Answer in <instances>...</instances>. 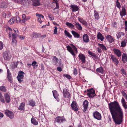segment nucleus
<instances>
[{
    "label": "nucleus",
    "mask_w": 127,
    "mask_h": 127,
    "mask_svg": "<svg viewBox=\"0 0 127 127\" xmlns=\"http://www.w3.org/2000/svg\"><path fill=\"white\" fill-rule=\"evenodd\" d=\"M109 111L115 123L121 124L123 122L124 113L119 103L116 101L108 104Z\"/></svg>",
    "instance_id": "obj_1"
},
{
    "label": "nucleus",
    "mask_w": 127,
    "mask_h": 127,
    "mask_svg": "<svg viewBox=\"0 0 127 127\" xmlns=\"http://www.w3.org/2000/svg\"><path fill=\"white\" fill-rule=\"evenodd\" d=\"M72 47L73 49H72V48L69 46L68 45L66 47L67 50L72 55L75 56V53H77V49L74 45H72Z\"/></svg>",
    "instance_id": "obj_2"
},
{
    "label": "nucleus",
    "mask_w": 127,
    "mask_h": 127,
    "mask_svg": "<svg viewBox=\"0 0 127 127\" xmlns=\"http://www.w3.org/2000/svg\"><path fill=\"white\" fill-rule=\"evenodd\" d=\"M87 95L90 98L94 97L96 95L95 91L93 89H90L87 90Z\"/></svg>",
    "instance_id": "obj_3"
},
{
    "label": "nucleus",
    "mask_w": 127,
    "mask_h": 127,
    "mask_svg": "<svg viewBox=\"0 0 127 127\" xmlns=\"http://www.w3.org/2000/svg\"><path fill=\"white\" fill-rule=\"evenodd\" d=\"M24 75L25 73L22 71H21L19 72L17 78L19 83H21L23 81V79Z\"/></svg>",
    "instance_id": "obj_4"
},
{
    "label": "nucleus",
    "mask_w": 127,
    "mask_h": 127,
    "mask_svg": "<svg viewBox=\"0 0 127 127\" xmlns=\"http://www.w3.org/2000/svg\"><path fill=\"white\" fill-rule=\"evenodd\" d=\"M3 56L4 59L5 60H8L11 57V55L10 52L5 51L3 54Z\"/></svg>",
    "instance_id": "obj_5"
},
{
    "label": "nucleus",
    "mask_w": 127,
    "mask_h": 127,
    "mask_svg": "<svg viewBox=\"0 0 127 127\" xmlns=\"http://www.w3.org/2000/svg\"><path fill=\"white\" fill-rule=\"evenodd\" d=\"M72 109L75 111H77L78 109V107L77 103L75 101H73L71 104Z\"/></svg>",
    "instance_id": "obj_6"
},
{
    "label": "nucleus",
    "mask_w": 127,
    "mask_h": 127,
    "mask_svg": "<svg viewBox=\"0 0 127 127\" xmlns=\"http://www.w3.org/2000/svg\"><path fill=\"white\" fill-rule=\"evenodd\" d=\"M30 1L28 0H19V1H16L17 3L25 6H28L30 4Z\"/></svg>",
    "instance_id": "obj_7"
},
{
    "label": "nucleus",
    "mask_w": 127,
    "mask_h": 127,
    "mask_svg": "<svg viewBox=\"0 0 127 127\" xmlns=\"http://www.w3.org/2000/svg\"><path fill=\"white\" fill-rule=\"evenodd\" d=\"M35 15L37 17V21L40 24L42 22V20L44 18V16L41 14L36 13Z\"/></svg>",
    "instance_id": "obj_8"
},
{
    "label": "nucleus",
    "mask_w": 127,
    "mask_h": 127,
    "mask_svg": "<svg viewBox=\"0 0 127 127\" xmlns=\"http://www.w3.org/2000/svg\"><path fill=\"white\" fill-rule=\"evenodd\" d=\"M5 113L7 116L10 119H12L14 117V115L13 113L9 110H6L5 111Z\"/></svg>",
    "instance_id": "obj_9"
},
{
    "label": "nucleus",
    "mask_w": 127,
    "mask_h": 127,
    "mask_svg": "<svg viewBox=\"0 0 127 127\" xmlns=\"http://www.w3.org/2000/svg\"><path fill=\"white\" fill-rule=\"evenodd\" d=\"M93 116L94 118L98 120H100L101 119V114L97 111H95L94 113Z\"/></svg>",
    "instance_id": "obj_10"
},
{
    "label": "nucleus",
    "mask_w": 127,
    "mask_h": 127,
    "mask_svg": "<svg viewBox=\"0 0 127 127\" xmlns=\"http://www.w3.org/2000/svg\"><path fill=\"white\" fill-rule=\"evenodd\" d=\"M7 77L8 81L10 83H12V76L11 75V74L9 70L7 68Z\"/></svg>",
    "instance_id": "obj_11"
},
{
    "label": "nucleus",
    "mask_w": 127,
    "mask_h": 127,
    "mask_svg": "<svg viewBox=\"0 0 127 127\" xmlns=\"http://www.w3.org/2000/svg\"><path fill=\"white\" fill-rule=\"evenodd\" d=\"M63 95L65 98H68L70 96L69 93L65 88L63 89Z\"/></svg>",
    "instance_id": "obj_12"
},
{
    "label": "nucleus",
    "mask_w": 127,
    "mask_h": 127,
    "mask_svg": "<svg viewBox=\"0 0 127 127\" xmlns=\"http://www.w3.org/2000/svg\"><path fill=\"white\" fill-rule=\"evenodd\" d=\"M55 120L56 122L61 123L63 122L64 121H65V120L64 118L58 116L56 118Z\"/></svg>",
    "instance_id": "obj_13"
},
{
    "label": "nucleus",
    "mask_w": 127,
    "mask_h": 127,
    "mask_svg": "<svg viewBox=\"0 0 127 127\" xmlns=\"http://www.w3.org/2000/svg\"><path fill=\"white\" fill-rule=\"evenodd\" d=\"M88 101L86 100H85L83 102V105L84 107L83 111L84 112H85L86 111V110L88 106Z\"/></svg>",
    "instance_id": "obj_14"
},
{
    "label": "nucleus",
    "mask_w": 127,
    "mask_h": 127,
    "mask_svg": "<svg viewBox=\"0 0 127 127\" xmlns=\"http://www.w3.org/2000/svg\"><path fill=\"white\" fill-rule=\"evenodd\" d=\"M83 40L84 42L86 43L89 41V37L87 34H85L83 35Z\"/></svg>",
    "instance_id": "obj_15"
},
{
    "label": "nucleus",
    "mask_w": 127,
    "mask_h": 127,
    "mask_svg": "<svg viewBox=\"0 0 127 127\" xmlns=\"http://www.w3.org/2000/svg\"><path fill=\"white\" fill-rule=\"evenodd\" d=\"M113 62L115 63L116 65L118 64L119 63V62L117 58L114 56L111 55L110 56Z\"/></svg>",
    "instance_id": "obj_16"
},
{
    "label": "nucleus",
    "mask_w": 127,
    "mask_h": 127,
    "mask_svg": "<svg viewBox=\"0 0 127 127\" xmlns=\"http://www.w3.org/2000/svg\"><path fill=\"white\" fill-rule=\"evenodd\" d=\"M78 57L83 63H84L85 62V56L83 54H80L78 55Z\"/></svg>",
    "instance_id": "obj_17"
},
{
    "label": "nucleus",
    "mask_w": 127,
    "mask_h": 127,
    "mask_svg": "<svg viewBox=\"0 0 127 127\" xmlns=\"http://www.w3.org/2000/svg\"><path fill=\"white\" fill-rule=\"evenodd\" d=\"M53 94L54 98L56 99V100L58 102L59 101L60 99L58 98L59 95L57 92L56 90L52 91Z\"/></svg>",
    "instance_id": "obj_18"
},
{
    "label": "nucleus",
    "mask_w": 127,
    "mask_h": 127,
    "mask_svg": "<svg viewBox=\"0 0 127 127\" xmlns=\"http://www.w3.org/2000/svg\"><path fill=\"white\" fill-rule=\"evenodd\" d=\"M113 50L115 54H116L118 57H120L121 55V52L120 50L118 49L114 48Z\"/></svg>",
    "instance_id": "obj_19"
},
{
    "label": "nucleus",
    "mask_w": 127,
    "mask_h": 127,
    "mask_svg": "<svg viewBox=\"0 0 127 127\" xmlns=\"http://www.w3.org/2000/svg\"><path fill=\"white\" fill-rule=\"evenodd\" d=\"M32 5L34 6H37L40 4L39 0H32Z\"/></svg>",
    "instance_id": "obj_20"
},
{
    "label": "nucleus",
    "mask_w": 127,
    "mask_h": 127,
    "mask_svg": "<svg viewBox=\"0 0 127 127\" xmlns=\"http://www.w3.org/2000/svg\"><path fill=\"white\" fill-rule=\"evenodd\" d=\"M121 101L123 107H124L126 109L127 108V102L123 98H122Z\"/></svg>",
    "instance_id": "obj_21"
},
{
    "label": "nucleus",
    "mask_w": 127,
    "mask_h": 127,
    "mask_svg": "<svg viewBox=\"0 0 127 127\" xmlns=\"http://www.w3.org/2000/svg\"><path fill=\"white\" fill-rule=\"evenodd\" d=\"M58 59L56 57L54 56L52 59V61L53 64L56 66H58Z\"/></svg>",
    "instance_id": "obj_22"
},
{
    "label": "nucleus",
    "mask_w": 127,
    "mask_h": 127,
    "mask_svg": "<svg viewBox=\"0 0 127 127\" xmlns=\"http://www.w3.org/2000/svg\"><path fill=\"white\" fill-rule=\"evenodd\" d=\"M126 14V9L123 6L122 10L120 12V15L121 17H123Z\"/></svg>",
    "instance_id": "obj_23"
},
{
    "label": "nucleus",
    "mask_w": 127,
    "mask_h": 127,
    "mask_svg": "<svg viewBox=\"0 0 127 127\" xmlns=\"http://www.w3.org/2000/svg\"><path fill=\"white\" fill-rule=\"evenodd\" d=\"M70 7L72 8V11L73 12L77 11L79 9V8L78 7L77 5H71L70 6Z\"/></svg>",
    "instance_id": "obj_24"
},
{
    "label": "nucleus",
    "mask_w": 127,
    "mask_h": 127,
    "mask_svg": "<svg viewBox=\"0 0 127 127\" xmlns=\"http://www.w3.org/2000/svg\"><path fill=\"white\" fill-rule=\"evenodd\" d=\"M107 40L110 43H112L114 41L113 38L110 35H108L106 37Z\"/></svg>",
    "instance_id": "obj_25"
},
{
    "label": "nucleus",
    "mask_w": 127,
    "mask_h": 127,
    "mask_svg": "<svg viewBox=\"0 0 127 127\" xmlns=\"http://www.w3.org/2000/svg\"><path fill=\"white\" fill-rule=\"evenodd\" d=\"M97 37L98 39H100L101 41H102L104 38L102 35L99 32L98 33Z\"/></svg>",
    "instance_id": "obj_26"
},
{
    "label": "nucleus",
    "mask_w": 127,
    "mask_h": 127,
    "mask_svg": "<svg viewBox=\"0 0 127 127\" xmlns=\"http://www.w3.org/2000/svg\"><path fill=\"white\" fill-rule=\"evenodd\" d=\"M4 96L6 102L7 103H9V102L10 100V99L8 94L7 93H5L4 94Z\"/></svg>",
    "instance_id": "obj_27"
},
{
    "label": "nucleus",
    "mask_w": 127,
    "mask_h": 127,
    "mask_svg": "<svg viewBox=\"0 0 127 127\" xmlns=\"http://www.w3.org/2000/svg\"><path fill=\"white\" fill-rule=\"evenodd\" d=\"M25 103L24 102H23L21 103L20 105L18 107L19 110L21 111L24 110H25Z\"/></svg>",
    "instance_id": "obj_28"
},
{
    "label": "nucleus",
    "mask_w": 127,
    "mask_h": 127,
    "mask_svg": "<svg viewBox=\"0 0 127 127\" xmlns=\"http://www.w3.org/2000/svg\"><path fill=\"white\" fill-rule=\"evenodd\" d=\"M31 123L33 125H37L38 124V122L36 121L35 118L32 117L31 120Z\"/></svg>",
    "instance_id": "obj_29"
},
{
    "label": "nucleus",
    "mask_w": 127,
    "mask_h": 127,
    "mask_svg": "<svg viewBox=\"0 0 127 127\" xmlns=\"http://www.w3.org/2000/svg\"><path fill=\"white\" fill-rule=\"evenodd\" d=\"M122 60L124 63H125L127 61V56L126 54L124 53L122 56Z\"/></svg>",
    "instance_id": "obj_30"
},
{
    "label": "nucleus",
    "mask_w": 127,
    "mask_h": 127,
    "mask_svg": "<svg viewBox=\"0 0 127 127\" xmlns=\"http://www.w3.org/2000/svg\"><path fill=\"white\" fill-rule=\"evenodd\" d=\"M75 25L77 29L79 30H82V27L79 23L75 22Z\"/></svg>",
    "instance_id": "obj_31"
},
{
    "label": "nucleus",
    "mask_w": 127,
    "mask_h": 127,
    "mask_svg": "<svg viewBox=\"0 0 127 127\" xmlns=\"http://www.w3.org/2000/svg\"><path fill=\"white\" fill-rule=\"evenodd\" d=\"M94 15L95 19L98 20L100 18V17L98 12L95 10H94Z\"/></svg>",
    "instance_id": "obj_32"
},
{
    "label": "nucleus",
    "mask_w": 127,
    "mask_h": 127,
    "mask_svg": "<svg viewBox=\"0 0 127 127\" xmlns=\"http://www.w3.org/2000/svg\"><path fill=\"white\" fill-rule=\"evenodd\" d=\"M71 33L75 37L78 38L80 37V35L79 34L76 32L74 31H72Z\"/></svg>",
    "instance_id": "obj_33"
},
{
    "label": "nucleus",
    "mask_w": 127,
    "mask_h": 127,
    "mask_svg": "<svg viewBox=\"0 0 127 127\" xmlns=\"http://www.w3.org/2000/svg\"><path fill=\"white\" fill-rule=\"evenodd\" d=\"M15 41H16V35L15 34L13 33L12 35V44H13L14 43H15Z\"/></svg>",
    "instance_id": "obj_34"
},
{
    "label": "nucleus",
    "mask_w": 127,
    "mask_h": 127,
    "mask_svg": "<svg viewBox=\"0 0 127 127\" xmlns=\"http://www.w3.org/2000/svg\"><path fill=\"white\" fill-rule=\"evenodd\" d=\"M96 71L97 72L101 73H103V69L101 66L97 68Z\"/></svg>",
    "instance_id": "obj_35"
},
{
    "label": "nucleus",
    "mask_w": 127,
    "mask_h": 127,
    "mask_svg": "<svg viewBox=\"0 0 127 127\" xmlns=\"http://www.w3.org/2000/svg\"><path fill=\"white\" fill-rule=\"evenodd\" d=\"M65 24L66 25L68 26L71 29L74 28V26L73 24L67 22Z\"/></svg>",
    "instance_id": "obj_36"
},
{
    "label": "nucleus",
    "mask_w": 127,
    "mask_h": 127,
    "mask_svg": "<svg viewBox=\"0 0 127 127\" xmlns=\"http://www.w3.org/2000/svg\"><path fill=\"white\" fill-rule=\"evenodd\" d=\"M127 43V40L126 39H124L123 41H122L121 43V46L123 47H124L126 45Z\"/></svg>",
    "instance_id": "obj_37"
},
{
    "label": "nucleus",
    "mask_w": 127,
    "mask_h": 127,
    "mask_svg": "<svg viewBox=\"0 0 127 127\" xmlns=\"http://www.w3.org/2000/svg\"><path fill=\"white\" fill-rule=\"evenodd\" d=\"M98 46L102 49V50H107L106 47L104 46L103 44L98 43Z\"/></svg>",
    "instance_id": "obj_38"
},
{
    "label": "nucleus",
    "mask_w": 127,
    "mask_h": 127,
    "mask_svg": "<svg viewBox=\"0 0 127 127\" xmlns=\"http://www.w3.org/2000/svg\"><path fill=\"white\" fill-rule=\"evenodd\" d=\"M64 33L65 35L66 36H68L69 38H71L72 37V36L66 30L64 31Z\"/></svg>",
    "instance_id": "obj_39"
},
{
    "label": "nucleus",
    "mask_w": 127,
    "mask_h": 127,
    "mask_svg": "<svg viewBox=\"0 0 127 127\" xmlns=\"http://www.w3.org/2000/svg\"><path fill=\"white\" fill-rule=\"evenodd\" d=\"M125 35L124 33L120 32H119L117 35V37L118 39L120 38L122 36H124Z\"/></svg>",
    "instance_id": "obj_40"
},
{
    "label": "nucleus",
    "mask_w": 127,
    "mask_h": 127,
    "mask_svg": "<svg viewBox=\"0 0 127 127\" xmlns=\"http://www.w3.org/2000/svg\"><path fill=\"white\" fill-rule=\"evenodd\" d=\"M0 90L4 92H6L7 90L6 87L4 86H0Z\"/></svg>",
    "instance_id": "obj_41"
},
{
    "label": "nucleus",
    "mask_w": 127,
    "mask_h": 127,
    "mask_svg": "<svg viewBox=\"0 0 127 127\" xmlns=\"http://www.w3.org/2000/svg\"><path fill=\"white\" fill-rule=\"evenodd\" d=\"M15 21V18H11L8 21V23L10 24H12L14 23Z\"/></svg>",
    "instance_id": "obj_42"
},
{
    "label": "nucleus",
    "mask_w": 127,
    "mask_h": 127,
    "mask_svg": "<svg viewBox=\"0 0 127 127\" xmlns=\"http://www.w3.org/2000/svg\"><path fill=\"white\" fill-rule=\"evenodd\" d=\"M88 53L89 54V55H91V56H93V57H94L95 58H96V56L95 54L90 51H89L88 52Z\"/></svg>",
    "instance_id": "obj_43"
},
{
    "label": "nucleus",
    "mask_w": 127,
    "mask_h": 127,
    "mask_svg": "<svg viewBox=\"0 0 127 127\" xmlns=\"http://www.w3.org/2000/svg\"><path fill=\"white\" fill-rule=\"evenodd\" d=\"M0 100L3 103H4L5 102L4 98L0 92Z\"/></svg>",
    "instance_id": "obj_44"
},
{
    "label": "nucleus",
    "mask_w": 127,
    "mask_h": 127,
    "mask_svg": "<svg viewBox=\"0 0 127 127\" xmlns=\"http://www.w3.org/2000/svg\"><path fill=\"white\" fill-rule=\"evenodd\" d=\"M30 103L29 105L32 106H34L35 105V103L34 101H32V100H31L29 101Z\"/></svg>",
    "instance_id": "obj_45"
},
{
    "label": "nucleus",
    "mask_w": 127,
    "mask_h": 127,
    "mask_svg": "<svg viewBox=\"0 0 127 127\" xmlns=\"http://www.w3.org/2000/svg\"><path fill=\"white\" fill-rule=\"evenodd\" d=\"M54 28L55 29L54 30L53 33L54 34H57L58 28L56 26H55Z\"/></svg>",
    "instance_id": "obj_46"
},
{
    "label": "nucleus",
    "mask_w": 127,
    "mask_h": 127,
    "mask_svg": "<svg viewBox=\"0 0 127 127\" xmlns=\"http://www.w3.org/2000/svg\"><path fill=\"white\" fill-rule=\"evenodd\" d=\"M37 63L35 61H33L32 63V65L34 66V67L35 66H38L37 65H36Z\"/></svg>",
    "instance_id": "obj_47"
},
{
    "label": "nucleus",
    "mask_w": 127,
    "mask_h": 127,
    "mask_svg": "<svg viewBox=\"0 0 127 127\" xmlns=\"http://www.w3.org/2000/svg\"><path fill=\"white\" fill-rule=\"evenodd\" d=\"M48 17L51 20H54V17L52 15H50L49 14L48 15Z\"/></svg>",
    "instance_id": "obj_48"
},
{
    "label": "nucleus",
    "mask_w": 127,
    "mask_h": 127,
    "mask_svg": "<svg viewBox=\"0 0 127 127\" xmlns=\"http://www.w3.org/2000/svg\"><path fill=\"white\" fill-rule=\"evenodd\" d=\"M12 69H15L16 67V65L15 63L14 62L12 64Z\"/></svg>",
    "instance_id": "obj_49"
},
{
    "label": "nucleus",
    "mask_w": 127,
    "mask_h": 127,
    "mask_svg": "<svg viewBox=\"0 0 127 127\" xmlns=\"http://www.w3.org/2000/svg\"><path fill=\"white\" fill-rule=\"evenodd\" d=\"M121 72L123 74L126 75V72L125 71L124 69L123 68H122L121 69Z\"/></svg>",
    "instance_id": "obj_50"
},
{
    "label": "nucleus",
    "mask_w": 127,
    "mask_h": 127,
    "mask_svg": "<svg viewBox=\"0 0 127 127\" xmlns=\"http://www.w3.org/2000/svg\"><path fill=\"white\" fill-rule=\"evenodd\" d=\"M18 36L21 40H23L25 38V37L23 35H18Z\"/></svg>",
    "instance_id": "obj_51"
},
{
    "label": "nucleus",
    "mask_w": 127,
    "mask_h": 127,
    "mask_svg": "<svg viewBox=\"0 0 127 127\" xmlns=\"http://www.w3.org/2000/svg\"><path fill=\"white\" fill-rule=\"evenodd\" d=\"M116 6L117 7L120 9L121 7V5L120 2H117V3H116Z\"/></svg>",
    "instance_id": "obj_52"
},
{
    "label": "nucleus",
    "mask_w": 127,
    "mask_h": 127,
    "mask_svg": "<svg viewBox=\"0 0 127 127\" xmlns=\"http://www.w3.org/2000/svg\"><path fill=\"white\" fill-rule=\"evenodd\" d=\"M125 31H127V21H125Z\"/></svg>",
    "instance_id": "obj_53"
},
{
    "label": "nucleus",
    "mask_w": 127,
    "mask_h": 127,
    "mask_svg": "<svg viewBox=\"0 0 127 127\" xmlns=\"http://www.w3.org/2000/svg\"><path fill=\"white\" fill-rule=\"evenodd\" d=\"M3 47V44L1 42H0V50H1Z\"/></svg>",
    "instance_id": "obj_54"
},
{
    "label": "nucleus",
    "mask_w": 127,
    "mask_h": 127,
    "mask_svg": "<svg viewBox=\"0 0 127 127\" xmlns=\"http://www.w3.org/2000/svg\"><path fill=\"white\" fill-rule=\"evenodd\" d=\"M78 20L81 23H83V21L84 20L82 18H78Z\"/></svg>",
    "instance_id": "obj_55"
},
{
    "label": "nucleus",
    "mask_w": 127,
    "mask_h": 127,
    "mask_svg": "<svg viewBox=\"0 0 127 127\" xmlns=\"http://www.w3.org/2000/svg\"><path fill=\"white\" fill-rule=\"evenodd\" d=\"M33 37H36L38 35L37 33H33L32 34Z\"/></svg>",
    "instance_id": "obj_56"
},
{
    "label": "nucleus",
    "mask_w": 127,
    "mask_h": 127,
    "mask_svg": "<svg viewBox=\"0 0 127 127\" xmlns=\"http://www.w3.org/2000/svg\"><path fill=\"white\" fill-rule=\"evenodd\" d=\"M20 21V18L18 16L16 17V22H19Z\"/></svg>",
    "instance_id": "obj_57"
},
{
    "label": "nucleus",
    "mask_w": 127,
    "mask_h": 127,
    "mask_svg": "<svg viewBox=\"0 0 127 127\" xmlns=\"http://www.w3.org/2000/svg\"><path fill=\"white\" fill-rule=\"evenodd\" d=\"M82 24L85 26H87L88 25V23L85 20L83 21V23H82Z\"/></svg>",
    "instance_id": "obj_58"
},
{
    "label": "nucleus",
    "mask_w": 127,
    "mask_h": 127,
    "mask_svg": "<svg viewBox=\"0 0 127 127\" xmlns=\"http://www.w3.org/2000/svg\"><path fill=\"white\" fill-rule=\"evenodd\" d=\"M64 77H65L68 79H70L71 78L70 76L67 74L64 75Z\"/></svg>",
    "instance_id": "obj_59"
},
{
    "label": "nucleus",
    "mask_w": 127,
    "mask_h": 127,
    "mask_svg": "<svg viewBox=\"0 0 127 127\" xmlns=\"http://www.w3.org/2000/svg\"><path fill=\"white\" fill-rule=\"evenodd\" d=\"M73 73L75 75H76L77 74V70L76 69V68H74V71H73Z\"/></svg>",
    "instance_id": "obj_60"
},
{
    "label": "nucleus",
    "mask_w": 127,
    "mask_h": 127,
    "mask_svg": "<svg viewBox=\"0 0 127 127\" xmlns=\"http://www.w3.org/2000/svg\"><path fill=\"white\" fill-rule=\"evenodd\" d=\"M122 94L124 96V97L127 95L126 94L124 91L122 92Z\"/></svg>",
    "instance_id": "obj_61"
},
{
    "label": "nucleus",
    "mask_w": 127,
    "mask_h": 127,
    "mask_svg": "<svg viewBox=\"0 0 127 127\" xmlns=\"http://www.w3.org/2000/svg\"><path fill=\"white\" fill-rule=\"evenodd\" d=\"M57 70L59 71H62L61 68L60 67H57Z\"/></svg>",
    "instance_id": "obj_62"
},
{
    "label": "nucleus",
    "mask_w": 127,
    "mask_h": 127,
    "mask_svg": "<svg viewBox=\"0 0 127 127\" xmlns=\"http://www.w3.org/2000/svg\"><path fill=\"white\" fill-rule=\"evenodd\" d=\"M22 16L23 19L25 20L26 18V15L25 14H23L22 15Z\"/></svg>",
    "instance_id": "obj_63"
},
{
    "label": "nucleus",
    "mask_w": 127,
    "mask_h": 127,
    "mask_svg": "<svg viewBox=\"0 0 127 127\" xmlns=\"http://www.w3.org/2000/svg\"><path fill=\"white\" fill-rule=\"evenodd\" d=\"M31 18V17L29 16H27L26 17L25 20L26 21L28 20H29Z\"/></svg>",
    "instance_id": "obj_64"
}]
</instances>
